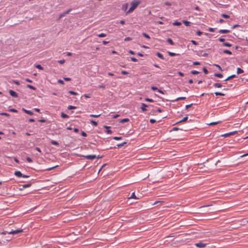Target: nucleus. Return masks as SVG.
I'll use <instances>...</instances> for the list:
<instances>
[{
	"label": "nucleus",
	"instance_id": "obj_1",
	"mask_svg": "<svg viewBox=\"0 0 248 248\" xmlns=\"http://www.w3.org/2000/svg\"><path fill=\"white\" fill-rule=\"evenodd\" d=\"M139 3H140V2L138 1L134 0V1H132V2L131 3V7L129 8V9L128 10V11H127L126 14H127L128 13H131L133 11H134L136 8V7L138 6Z\"/></svg>",
	"mask_w": 248,
	"mask_h": 248
},
{
	"label": "nucleus",
	"instance_id": "obj_2",
	"mask_svg": "<svg viewBox=\"0 0 248 248\" xmlns=\"http://www.w3.org/2000/svg\"><path fill=\"white\" fill-rule=\"evenodd\" d=\"M23 232V230H21V229H17V230H14V231H12L10 232H2L0 233V235H3V234H6V233H8L9 234H17V233H18L19 232Z\"/></svg>",
	"mask_w": 248,
	"mask_h": 248
},
{
	"label": "nucleus",
	"instance_id": "obj_3",
	"mask_svg": "<svg viewBox=\"0 0 248 248\" xmlns=\"http://www.w3.org/2000/svg\"><path fill=\"white\" fill-rule=\"evenodd\" d=\"M195 246L200 248H204L206 247V244L203 243L202 242H200L195 244Z\"/></svg>",
	"mask_w": 248,
	"mask_h": 248
},
{
	"label": "nucleus",
	"instance_id": "obj_4",
	"mask_svg": "<svg viewBox=\"0 0 248 248\" xmlns=\"http://www.w3.org/2000/svg\"><path fill=\"white\" fill-rule=\"evenodd\" d=\"M84 158L89 159V160H93L96 157L95 155H87L83 156Z\"/></svg>",
	"mask_w": 248,
	"mask_h": 248
},
{
	"label": "nucleus",
	"instance_id": "obj_5",
	"mask_svg": "<svg viewBox=\"0 0 248 248\" xmlns=\"http://www.w3.org/2000/svg\"><path fill=\"white\" fill-rule=\"evenodd\" d=\"M9 93L13 97H17L18 96L17 93L13 90H9Z\"/></svg>",
	"mask_w": 248,
	"mask_h": 248
},
{
	"label": "nucleus",
	"instance_id": "obj_6",
	"mask_svg": "<svg viewBox=\"0 0 248 248\" xmlns=\"http://www.w3.org/2000/svg\"><path fill=\"white\" fill-rule=\"evenodd\" d=\"M236 133V131L231 132L229 133H225V134L222 135V136L224 137H228L230 136L234 135Z\"/></svg>",
	"mask_w": 248,
	"mask_h": 248
},
{
	"label": "nucleus",
	"instance_id": "obj_7",
	"mask_svg": "<svg viewBox=\"0 0 248 248\" xmlns=\"http://www.w3.org/2000/svg\"><path fill=\"white\" fill-rule=\"evenodd\" d=\"M147 107H148V106L146 104H145V103H142L141 107L140 108L143 112H144L147 110L146 108Z\"/></svg>",
	"mask_w": 248,
	"mask_h": 248
},
{
	"label": "nucleus",
	"instance_id": "obj_8",
	"mask_svg": "<svg viewBox=\"0 0 248 248\" xmlns=\"http://www.w3.org/2000/svg\"><path fill=\"white\" fill-rule=\"evenodd\" d=\"M22 110L24 112H25L26 113H27L30 115H32L33 114V112L32 111H31V110H27V109H25L24 108H22Z\"/></svg>",
	"mask_w": 248,
	"mask_h": 248
},
{
	"label": "nucleus",
	"instance_id": "obj_9",
	"mask_svg": "<svg viewBox=\"0 0 248 248\" xmlns=\"http://www.w3.org/2000/svg\"><path fill=\"white\" fill-rule=\"evenodd\" d=\"M15 175L18 177H21L22 173L20 171H16L15 172Z\"/></svg>",
	"mask_w": 248,
	"mask_h": 248
},
{
	"label": "nucleus",
	"instance_id": "obj_10",
	"mask_svg": "<svg viewBox=\"0 0 248 248\" xmlns=\"http://www.w3.org/2000/svg\"><path fill=\"white\" fill-rule=\"evenodd\" d=\"M230 32L229 30H220L219 32L220 33H227Z\"/></svg>",
	"mask_w": 248,
	"mask_h": 248
},
{
	"label": "nucleus",
	"instance_id": "obj_11",
	"mask_svg": "<svg viewBox=\"0 0 248 248\" xmlns=\"http://www.w3.org/2000/svg\"><path fill=\"white\" fill-rule=\"evenodd\" d=\"M236 76L235 75H232L229 77H228L226 79H225V81H228L231 79H232L234 78H235Z\"/></svg>",
	"mask_w": 248,
	"mask_h": 248
},
{
	"label": "nucleus",
	"instance_id": "obj_12",
	"mask_svg": "<svg viewBox=\"0 0 248 248\" xmlns=\"http://www.w3.org/2000/svg\"><path fill=\"white\" fill-rule=\"evenodd\" d=\"M183 23L186 26H189L191 24V22L186 20H183Z\"/></svg>",
	"mask_w": 248,
	"mask_h": 248
},
{
	"label": "nucleus",
	"instance_id": "obj_13",
	"mask_svg": "<svg viewBox=\"0 0 248 248\" xmlns=\"http://www.w3.org/2000/svg\"><path fill=\"white\" fill-rule=\"evenodd\" d=\"M213 86L215 87V88H219L222 87V85L220 83H216L213 85Z\"/></svg>",
	"mask_w": 248,
	"mask_h": 248
},
{
	"label": "nucleus",
	"instance_id": "obj_14",
	"mask_svg": "<svg viewBox=\"0 0 248 248\" xmlns=\"http://www.w3.org/2000/svg\"><path fill=\"white\" fill-rule=\"evenodd\" d=\"M243 73H244V71L242 69H241L240 68L238 67L237 68V74H242Z\"/></svg>",
	"mask_w": 248,
	"mask_h": 248
},
{
	"label": "nucleus",
	"instance_id": "obj_15",
	"mask_svg": "<svg viewBox=\"0 0 248 248\" xmlns=\"http://www.w3.org/2000/svg\"><path fill=\"white\" fill-rule=\"evenodd\" d=\"M90 123L91 124H92L94 126H97L98 124H97V122H96L94 120H92L90 121Z\"/></svg>",
	"mask_w": 248,
	"mask_h": 248
},
{
	"label": "nucleus",
	"instance_id": "obj_16",
	"mask_svg": "<svg viewBox=\"0 0 248 248\" xmlns=\"http://www.w3.org/2000/svg\"><path fill=\"white\" fill-rule=\"evenodd\" d=\"M51 143L53 145L58 146L59 145V143L55 140H51L50 141Z\"/></svg>",
	"mask_w": 248,
	"mask_h": 248
},
{
	"label": "nucleus",
	"instance_id": "obj_17",
	"mask_svg": "<svg viewBox=\"0 0 248 248\" xmlns=\"http://www.w3.org/2000/svg\"><path fill=\"white\" fill-rule=\"evenodd\" d=\"M156 55L159 58H160V59H161L162 60H164V58L163 55L162 54H161L160 53L157 52V54H156Z\"/></svg>",
	"mask_w": 248,
	"mask_h": 248
},
{
	"label": "nucleus",
	"instance_id": "obj_18",
	"mask_svg": "<svg viewBox=\"0 0 248 248\" xmlns=\"http://www.w3.org/2000/svg\"><path fill=\"white\" fill-rule=\"evenodd\" d=\"M129 121V119H128V118H124V119H122L120 121V122L121 123H124L127 122Z\"/></svg>",
	"mask_w": 248,
	"mask_h": 248
},
{
	"label": "nucleus",
	"instance_id": "obj_19",
	"mask_svg": "<svg viewBox=\"0 0 248 248\" xmlns=\"http://www.w3.org/2000/svg\"><path fill=\"white\" fill-rule=\"evenodd\" d=\"M138 199L137 197L135 196L134 192L132 193L131 196L129 198V199Z\"/></svg>",
	"mask_w": 248,
	"mask_h": 248
},
{
	"label": "nucleus",
	"instance_id": "obj_20",
	"mask_svg": "<svg viewBox=\"0 0 248 248\" xmlns=\"http://www.w3.org/2000/svg\"><path fill=\"white\" fill-rule=\"evenodd\" d=\"M214 76L215 77L219 78H221L223 77L222 75L221 74H220V73H215L214 74Z\"/></svg>",
	"mask_w": 248,
	"mask_h": 248
},
{
	"label": "nucleus",
	"instance_id": "obj_21",
	"mask_svg": "<svg viewBox=\"0 0 248 248\" xmlns=\"http://www.w3.org/2000/svg\"><path fill=\"white\" fill-rule=\"evenodd\" d=\"M61 117L63 118H69V116H68L67 114L64 113L63 112H62L61 113Z\"/></svg>",
	"mask_w": 248,
	"mask_h": 248
},
{
	"label": "nucleus",
	"instance_id": "obj_22",
	"mask_svg": "<svg viewBox=\"0 0 248 248\" xmlns=\"http://www.w3.org/2000/svg\"><path fill=\"white\" fill-rule=\"evenodd\" d=\"M31 186V184H27L23 185H22L23 188H26L29 187Z\"/></svg>",
	"mask_w": 248,
	"mask_h": 248
},
{
	"label": "nucleus",
	"instance_id": "obj_23",
	"mask_svg": "<svg viewBox=\"0 0 248 248\" xmlns=\"http://www.w3.org/2000/svg\"><path fill=\"white\" fill-rule=\"evenodd\" d=\"M35 67L40 70H43V67L40 65V64H36L35 65Z\"/></svg>",
	"mask_w": 248,
	"mask_h": 248
},
{
	"label": "nucleus",
	"instance_id": "obj_24",
	"mask_svg": "<svg viewBox=\"0 0 248 248\" xmlns=\"http://www.w3.org/2000/svg\"><path fill=\"white\" fill-rule=\"evenodd\" d=\"M167 42L170 44L171 45H174V43L172 41V40L170 39V38H168L167 39Z\"/></svg>",
	"mask_w": 248,
	"mask_h": 248
},
{
	"label": "nucleus",
	"instance_id": "obj_25",
	"mask_svg": "<svg viewBox=\"0 0 248 248\" xmlns=\"http://www.w3.org/2000/svg\"><path fill=\"white\" fill-rule=\"evenodd\" d=\"M97 36L99 37H106L107 36V35L105 33H101L98 34L97 35Z\"/></svg>",
	"mask_w": 248,
	"mask_h": 248
},
{
	"label": "nucleus",
	"instance_id": "obj_26",
	"mask_svg": "<svg viewBox=\"0 0 248 248\" xmlns=\"http://www.w3.org/2000/svg\"><path fill=\"white\" fill-rule=\"evenodd\" d=\"M173 25L174 26H180L181 25V23L180 22L175 21L173 23Z\"/></svg>",
	"mask_w": 248,
	"mask_h": 248
},
{
	"label": "nucleus",
	"instance_id": "obj_27",
	"mask_svg": "<svg viewBox=\"0 0 248 248\" xmlns=\"http://www.w3.org/2000/svg\"><path fill=\"white\" fill-rule=\"evenodd\" d=\"M27 87L28 88H29V89H31L33 90H35L36 89V88L34 86H33L31 85L28 84L27 85Z\"/></svg>",
	"mask_w": 248,
	"mask_h": 248
},
{
	"label": "nucleus",
	"instance_id": "obj_28",
	"mask_svg": "<svg viewBox=\"0 0 248 248\" xmlns=\"http://www.w3.org/2000/svg\"><path fill=\"white\" fill-rule=\"evenodd\" d=\"M186 98V97H180L177 98L174 101H178L180 100H184Z\"/></svg>",
	"mask_w": 248,
	"mask_h": 248
},
{
	"label": "nucleus",
	"instance_id": "obj_29",
	"mask_svg": "<svg viewBox=\"0 0 248 248\" xmlns=\"http://www.w3.org/2000/svg\"><path fill=\"white\" fill-rule=\"evenodd\" d=\"M223 52H224V53L228 54H229V55H231V54H232V52H231V51H230V50H227V49H226V50H224L223 51Z\"/></svg>",
	"mask_w": 248,
	"mask_h": 248
},
{
	"label": "nucleus",
	"instance_id": "obj_30",
	"mask_svg": "<svg viewBox=\"0 0 248 248\" xmlns=\"http://www.w3.org/2000/svg\"><path fill=\"white\" fill-rule=\"evenodd\" d=\"M215 94L217 96H218V95L224 96L225 95L224 93H220V92H215Z\"/></svg>",
	"mask_w": 248,
	"mask_h": 248
},
{
	"label": "nucleus",
	"instance_id": "obj_31",
	"mask_svg": "<svg viewBox=\"0 0 248 248\" xmlns=\"http://www.w3.org/2000/svg\"><path fill=\"white\" fill-rule=\"evenodd\" d=\"M223 46H225L231 47L232 45L228 42H225L223 43Z\"/></svg>",
	"mask_w": 248,
	"mask_h": 248
},
{
	"label": "nucleus",
	"instance_id": "obj_32",
	"mask_svg": "<svg viewBox=\"0 0 248 248\" xmlns=\"http://www.w3.org/2000/svg\"><path fill=\"white\" fill-rule=\"evenodd\" d=\"M221 16L225 18H229L230 17V16L229 15L225 14H221Z\"/></svg>",
	"mask_w": 248,
	"mask_h": 248
},
{
	"label": "nucleus",
	"instance_id": "obj_33",
	"mask_svg": "<svg viewBox=\"0 0 248 248\" xmlns=\"http://www.w3.org/2000/svg\"><path fill=\"white\" fill-rule=\"evenodd\" d=\"M169 55L170 56H175L178 55V54L173 53V52H169Z\"/></svg>",
	"mask_w": 248,
	"mask_h": 248
},
{
	"label": "nucleus",
	"instance_id": "obj_34",
	"mask_svg": "<svg viewBox=\"0 0 248 248\" xmlns=\"http://www.w3.org/2000/svg\"><path fill=\"white\" fill-rule=\"evenodd\" d=\"M100 116V114H91L90 115V116L91 117H93V118H97L98 117H99Z\"/></svg>",
	"mask_w": 248,
	"mask_h": 248
},
{
	"label": "nucleus",
	"instance_id": "obj_35",
	"mask_svg": "<svg viewBox=\"0 0 248 248\" xmlns=\"http://www.w3.org/2000/svg\"><path fill=\"white\" fill-rule=\"evenodd\" d=\"M187 119H188V117L187 116H186V117H184L182 120H181L180 121L178 122L177 123H180L181 122H185V121H187Z\"/></svg>",
	"mask_w": 248,
	"mask_h": 248
},
{
	"label": "nucleus",
	"instance_id": "obj_36",
	"mask_svg": "<svg viewBox=\"0 0 248 248\" xmlns=\"http://www.w3.org/2000/svg\"><path fill=\"white\" fill-rule=\"evenodd\" d=\"M127 6H128L127 4H124L122 6V9L124 11L126 10V9H127Z\"/></svg>",
	"mask_w": 248,
	"mask_h": 248
},
{
	"label": "nucleus",
	"instance_id": "obj_37",
	"mask_svg": "<svg viewBox=\"0 0 248 248\" xmlns=\"http://www.w3.org/2000/svg\"><path fill=\"white\" fill-rule=\"evenodd\" d=\"M126 143V142H123L122 143H120V144H117V146L119 147H121L123 146Z\"/></svg>",
	"mask_w": 248,
	"mask_h": 248
},
{
	"label": "nucleus",
	"instance_id": "obj_38",
	"mask_svg": "<svg viewBox=\"0 0 248 248\" xmlns=\"http://www.w3.org/2000/svg\"><path fill=\"white\" fill-rule=\"evenodd\" d=\"M0 115L5 116H9L10 115L9 113H6V112H2L0 113Z\"/></svg>",
	"mask_w": 248,
	"mask_h": 248
},
{
	"label": "nucleus",
	"instance_id": "obj_39",
	"mask_svg": "<svg viewBox=\"0 0 248 248\" xmlns=\"http://www.w3.org/2000/svg\"><path fill=\"white\" fill-rule=\"evenodd\" d=\"M191 73L193 75H196L199 74V72L196 70H192L191 71Z\"/></svg>",
	"mask_w": 248,
	"mask_h": 248
},
{
	"label": "nucleus",
	"instance_id": "obj_40",
	"mask_svg": "<svg viewBox=\"0 0 248 248\" xmlns=\"http://www.w3.org/2000/svg\"><path fill=\"white\" fill-rule=\"evenodd\" d=\"M113 139L114 140H121V139H122V137H114L113 138Z\"/></svg>",
	"mask_w": 248,
	"mask_h": 248
},
{
	"label": "nucleus",
	"instance_id": "obj_41",
	"mask_svg": "<svg viewBox=\"0 0 248 248\" xmlns=\"http://www.w3.org/2000/svg\"><path fill=\"white\" fill-rule=\"evenodd\" d=\"M142 35L145 37H146V38H148V39H149L150 38V36L148 34H147V33H145V32H143L142 33Z\"/></svg>",
	"mask_w": 248,
	"mask_h": 248
},
{
	"label": "nucleus",
	"instance_id": "obj_42",
	"mask_svg": "<svg viewBox=\"0 0 248 248\" xmlns=\"http://www.w3.org/2000/svg\"><path fill=\"white\" fill-rule=\"evenodd\" d=\"M58 167V165H56V166H54V167H51V168H48V169H46V170H53V169L56 168H57V167Z\"/></svg>",
	"mask_w": 248,
	"mask_h": 248
},
{
	"label": "nucleus",
	"instance_id": "obj_43",
	"mask_svg": "<svg viewBox=\"0 0 248 248\" xmlns=\"http://www.w3.org/2000/svg\"><path fill=\"white\" fill-rule=\"evenodd\" d=\"M26 160L28 162H29V163H31L32 162V160L31 159V158L29 157H27L26 158Z\"/></svg>",
	"mask_w": 248,
	"mask_h": 248
},
{
	"label": "nucleus",
	"instance_id": "obj_44",
	"mask_svg": "<svg viewBox=\"0 0 248 248\" xmlns=\"http://www.w3.org/2000/svg\"><path fill=\"white\" fill-rule=\"evenodd\" d=\"M9 111L10 112H17V110L15 108H10L9 110Z\"/></svg>",
	"mask_w": 248,
	"mask_h": 248
},
{
	"label": "nucleus",
	"instance_id": "obj_45",
	"mask_svg": "<svg viewBox=\"0 0 248 248\" xmlns=\"http://www.w3.org/2000/svg\"><path fill=\"white\" fill-rule=\"evenodd\" d=\"M76 108V107H75V106H69L68 107V109H75V108Z\"/></svg>",
	"mask_w": 248,
	"mask_h": 248
},
{
	"label": "nucleus",
	"instance_id": "obj_46",
	"mask_svg": "<svg viewBox=\"0 0 248 248\" xmlns=\"http://www.w3.org/2000/svg\"><path fill=\"white\" fill-rule=\"evenodd\" d=\"M69 93H70L71 94H73V95H76L77 94V93L74 92V91H69Z\"/></svg>",
	"mask_w": 248,
	"mask_h": 248
},
{
	"label": "nucleus",
	"instance_id": "obj_47",
	"mask_svg": "<svg viewBox=\"0 0 248 248\" xmlns=\"http://www.w3.org/2000/svg\"><path fill=\"white\" fill-rule=\"evenodd\" d=\"M58 62L60 64H63L65 62L64 60H61L58 61Z\"/></svg>",
	"mask_w": 248,
	"mask_h": 248
},
{
	"label": "nucleus",
	"instance_id": "obj_48",
	"mask_svg": "<svg viewBox=\"0 0 248 248\" xmlns=\"http://www.w3.org/2000/svg\"><path fill=\"white\" fill-rule=\"evenodd\" d=\"M203 72L205 74H207L208 73V71L207 70V69L206 68H203Z\"/></svg>",
	"mask_w": 248,
	"mask_h": 248
},
{
	"label": "nucleus",
	"instance_id": "obj_49",
	"mask_svg": "<svg viewBox=\"0 0 248 248\" xmlns=\"http://www.w3.org/2000/svg\"><path fill=\"white\" fill-rule=\"evenodd\" d=\"M131 60L134 62H137L138 61V60L136 58H134V57L131 58Z\"/></svg>",
	"mask_w": 248,
	"mask_h": 248
},
{
	"label": "nucleus",
	"instance_id": "obj_50",
	"mask_svg": "<svg viewBox=\"0 0 248 248\" xmlns=\"http://www.w3.org/2000/svg\"><path fill=\"white\" fill-rule=\"evenodd\" d=\"M65 16V14L64 13L61 14L59 17V19L62 18V17L64 16Z\"/></svg>",
	"mask_w": 248,
	"mask_h": 248
},
{
	"label": "nucleus",
	"instance_id": "obj_51",
	"mask_svg": "<svg viewBox=\"0 0 248 248\" xmlns=\"http://www.w3.org/2000/svg\"><path fill=\"white\" fill-rule=\"evenodd\" d=\"M193 104H189V105H186V109H187L188 108H190L192 106Z\"/></svg>",
	"mask_w": 248,
	"mask_h": 248
},
{
	"label": "nucleus",
	"instance_id": "obj_52",
	"mask_svg": "<svg viewBox=\"0 0 248 248\" xmlns=\"http://www.w3.org/2000/svg\"><path fill=\"white\" fill-rule=\"evenodd\" d=\"M145 100L147 101L150 102H154V100L153 99H150V98H146L145 99Z\"/></svg>",
	"mask_w": 248,
	"mask_h": 248
},
{
	"label": "nucleus",
	"instance_id": "obj_53",
	"mask_svg": "<svg viewBox=\"0 0 248 248\" xmlns=\"http://www.w3.org/2000/svg\"><path fill=\"white\" fill-rule=\"evenodd\" d=\"M156 122V120L154 119H151L150 120V122L151 123V124H154Z\"/></svg>",
	"mask_w": 248,
	"mask_h": 248
},
{
	"label": "nucleus",
	"instance_id": "obj_54",
	"mask_svg": "<svg viewBox=\"0 0 248 248\" xmlns=\"http://www.w3.org/2000/svg\"><path fill=\"white\" fill-rule=\"evenodd\" d=\"M58 82L62 84H64V81L62 79H59Z\"/></svg>",
	"mask_w": 248,
	"mask_h": 248
},
{
	"label": "nucleus",
	"instance_id": "obj_55",
	"mask_svg": "<svg viewBox=\"0 0 248 248\" xmlns=\"http://www.w3.org/2000/svg\"><path fill=\"white\" fill-rule=\"evenodd\" d=\"M98 88H102V89H105V86L103 84H102V85H100L98 86Z\"/></svg>",
	"mask_w": 248,
	"mask_h": 248
},
{
	"label": "nucleus",
	"instance_id": "obj_56",
	"mask_svg": "<svg viewBox=\"0 0 248 248\" xmlns=\"http://www.w3.org/2000/svg\"><path fill=\"white\" fill-rule=\"evenodd\" d=\"M202 31H198L197 32V34L198 35V36H201L202 34Z\"/></svg>",
	"mask_w": 248,
	"mask_h": 248
},
{
	"label": "nucleus",
	"instance_id": "obj_57",
	"mask_svg": "<svg viewBox=\"0 0 248 248\" xmlns=\"http://www.w3.org/2000/svg\"><path fill=\"white\" fill-rule=\"evenodd\" d=\"M193 64L195 65H200V63L198 62H193Z\"/></svg>",
	"mask_w": 248,
	"mask_h": 248
},
{
	"label": "nucleus",
	"instance_id": "obj_58",
	"mask_svg": "<svg viewBox=\"0 0 248 248\" xmlns=\"http://www.w3.org/2000/svg\"><path fill=\"white\" fill-rule=\"evenodd\" d=\"M218 123H219L218 122H212V123H211L209 124L210 125H215V124H218Z\"/></svg>",
	"mask_w": 248,
	"mask_h": 248
},
{
	"label": "nucleus",
	"instance_id": "obj_59",
	"mask_svg": "<svg viewBox=\"0 0 248 248\" xmlns=\"http://www.w3.org/2000/svg\"><path fill=\"white\" fill-rule=\"evenodd\" d=\"M208 31L210 32H214L215 31V29L212 28H209L208 29Z\"/></svg>",
	"mask_w": 248,
	"mask_h": 248
},
{
	"label": "nucleus",
	"instance_id": "obj_60",
	"mask_svg": "<svg viewBox=\"0 0 248 248\" xmlns=\"http://www.w3.org/2000/svg\"><path fill=\"white\" fill-rule=\"evenodd\" d=\"M121 73L123 74V75H127L128 74V73L127 72H126V71H122L121 72Z\"/></svg>",
	"mask_w": 248,
	"mask_h": 248
},
{
	"label": "nucleus",
	"instance_id": "obj_61",
	"mask_svg": "<svg viewBox=\"0 0 248 248\" xmlns=\"http://www.w3.org/2000/svg\"><path fill=\"white\" fill-rule=\"evenodd\" d=\"M81 135H82V136H83V137H86V136H87V134H86L85 132L82 131V132H81Z\"/></svg>",
	"mask_w": 248,
	"mask_h": 248
},
{
	"label": "nucleus",
	"instance_id": "obj_62",
	"mask_svg": "<svg viewBox=\"0 0 248 248\" xmlns=\"http://www.w3.org/2000/svg\"><path fill=\"white\" fill-rule=\"evenodd\" d=\"M106 133H107V134H111V133H112L111 130H109V129H107V130H106Z\"/></svg>",
	"mask_w": 248,
	"mask_h": 248
},
{
	"label": "nucleus",
	"instance_id": "obj_63",
	"mask_svg": "<svg viewBox=\"0 0 248 248\" xmlns=\"http://www.w3.org/2000/svg\"><path fill=\"white\" fill-rule=\"evenodd\" d=\"M151 89H152L153 91L157 90V88L156 87H155V86H152V87H151Z\"/></svg>",
	"mask_w": 248,
	"mask_h": 248
},
{
	"label": "nucleus",
	"instance_id": "obj_64",
	"mask_svg": "<svg viewBox=\"0 0 248 248\" xmlns=\"http://www.w3.org/2000/svg\"><path fill=\"white\" fill-rule=\"evenodd\" d=\"M191 42L193 44V45H197L198 44L197 43L196 41H194V40H191Z\"/></svg>",
	"mask_w": 248,
	"mask_h": 248
}]
</instances>
